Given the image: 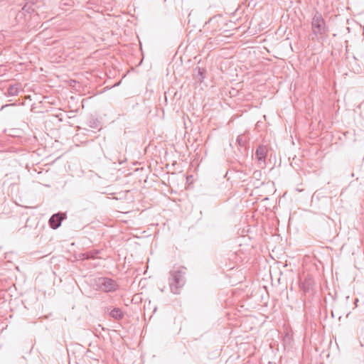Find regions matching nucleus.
Masks as SVG:
<instances>
[{
    "instance_id": "obj_1",
    "label": "nucleus",
    "mask_w": 364,
    "mask_h": 364,
    "mask_svg": "<svg viewBox=\"0 0 364 364\" xmlns=\"http://www.w3.org/2000/svg\"><path fill=\"white\" fill-rule=\"evenodd\" d=\"M186 268L181 267L177 269L169 272L168 284L171 291L174 294H178L181 289L186 284Z\"/></svg>"
},
{
    "instance_id": "obj_2",
    "label": "nucleus",
    "mask_w": 364,
    "mask_h": 364,
    "mask_svg": "<svg viewBox=\"0 0 364 364\" xmlns=\"http://www.w3.org/2000/svg\"><path fill=\"white\" fill-rule=\"evenodd\" d=\"M311 29L313 34L316 37H323L328 32V28L326 25L322 14L316 11L311 21Z\"/></svg>"
},
{
    "instance_id": "obj_3",
    "label": "nucleus",
    "mask_w": 364,
    "mask_h": 364,
    "mask_svg": "<svg viewBox=\"0 0 364 364\" xmlns=\"http://www.w3.org/2000/svg\"><path fill=\"white\" fill-rule=\"evenodd\" d=\"M97 289L104 292H113L119 289V285L112 279L108 277H99L95 279Z\"/></svg>"
},
{
    "instance_id": "obj_4",
    "label": "nucleus",
    "mask_w": 364,
    "mask_h": 364,
    "mask_svg": "<svg viewBox=\"0 0 364 364\" xmlns=\"http://www.w3.org/2000/svg\"><path fill=\"white\" fill-rule=\"evenodd\" d=\"M267 148L265 146H259L255 151V158L258 161V165L260 168H264L266 165V157L267 154Z\"/></svg>"
},
{
    "instance_id": "obj_5",
    "label": "nucleus",
    "mask_w": 364,
    "mask_h": 364,
    "mask_svg": "<svg viewBox=\"0 0 364 364\" xmlns=\"http://www.w3.org/2000/svg\"><path fill=\"white\" fill-rule=\"evenodd\" d=\"M65 218L66 215L63 213H55L49 219V225L52 229L55 230L60 226L62 221Z\"/></svg>"
},
{
    "instance_id": "obj_6",
    "label": "nucleus",
    "mask_w": 364,
    "mask_h": 364,
    "mask_svg": "<svg viewBox=\"0 0 364 364\" xmlns=\"http://www.w3.org/2000/svg\"><path fill=\"white\" fill-rule=\"evenodd\" d=\"M206 74V70L203 68H196L194 69L193 71V76L196 81L198 82H202L205 77Z\"/></svg>"
},
{
    "instance_id": "obj_7",
    "label": "nucleus",
    "mask_w": 364,
    "mask_h": 364,
    "mask_svg": "<svg viewBox=\"0 0 364 364\" xmlns=\"http://www.w3.org/2000/svg\"><path fill=\"white\" fill-rule=\"evenodd\" d=\"M100 250H92L83 253L82 255V258L85 259H95L97 258V255L100 254Z\"/></svg>"
},
{
    "instance_id": "obj_8",
    "label": "nucleus",
    "mask_w": 364,
    "mask_h": 364,
    "mask_svg": "<svg viewBox=\"0 0 364 364\" xmlns=\"http://www.w3.org/2000/svg\"><path fill=\"white\" fill-rule=\"evenodd\" d=\"M109 314L113 318L117 319V320L122 319L124 317V314H123L122 311L121 310V309H119V308L113 309L110 311Z\"/></svg>"
},
{
    "instance_id": "obj_9",
    "label": "nucleus",
    "mask_w": 364,
    "mask_h": 364,
    "mask_svg": "<svg viewBox=\"0 0 364 364\" xmlns=\"http://www.w3.org/2000/svg\"><path fill=\"white\" fill-rule=\"evenodd\" d=\"M26 13L31 14L35 11L36 4L33 1H27L22 8Z\"/></svg>"
},
{
    "instance_id": "obj_10",
    "label": "nucleus",
    "mask_w": 364,
    "mask_h": 364,
    "mask_svg": "<svg viewBox=\"0 0 364 364\" xmlns=\"http://www.w3.org/2000/svg\"><path fill=\"white\" fill-rule=\"evenodd\" d=\"M19 92V88L17 85H10L7 90V96H16Z\"/></svg>"
},
{
    "instance_id": "obj_11",
    "label": "nucleus",
    "mask_w": 364,
    "mask_h": 364,
    "mask_svg": "<svg viewBox=\"0 0 364 364\" xmlns=\"http://www.w3.org/2000/svg\"><path fill=\"white\" fill-rule=\"evenodd\" d=\"M236 141L240 146H244L247 141V139L244 134H240L237 136Z\"/></svg>"
},
{
    "instance_id": "obj_12",
    "label": "nucleus",
    "mask_w": 364,
    "mask_h": 364,
    "mask_svg": "<svg viewBox=\"0 0 364 364\" xmlns=\"http://www.w3.org/2000/svg\"><path fill=\"white\" fill-rule=\"evenodd\" d=\"M311 284V279H306L305 282L302 284L304 290V291L308 290L309 289Z\"/></svg>"
}]
</instances>
